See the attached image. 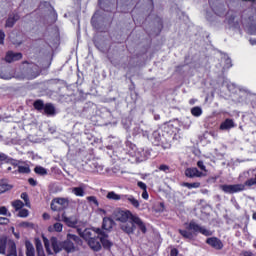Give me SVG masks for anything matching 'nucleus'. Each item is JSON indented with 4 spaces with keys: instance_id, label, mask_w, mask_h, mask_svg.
Segmentation results:
<instances>
[{
    "instance_id": "nucleus-1",
    "label": "nucleus",
    "mask_w": 256,
    "mask_h": 256,
    "mask_svg": "<svg viewBox=\"0 0 256 256\" xmlns=\"http://www.w3.org/2000/svg\"><path fill=\"white\" fill-rule=\"evenodd\" d=\"M50 243L54 253L56 254L61 253V251H65V253H75V251H77L75 243L76 245H81L83 241L79 236L68 233L64 241L60 242L57 237H51Z\"/></svg>"
},
{
    "instance_id": "nucleus-2",
    "label": "nucleus",
    "mask_w": 256,
    "mask_h": 256,
    "mask_svg": "<svg viewBox=\"0 0 256 256\" xmlns=\"http://www.w3.org/2000/svg\"><path fill=\"white\" fill-rule=\"evenodd\" d=\"M178 233L183 237V239H189V241H193L195 234L201 233L204 237H211L213 235V231L205 228V226H201L197 224L194 220H191L186 227V230L178 229Z\"/></svg>"
},
{
    "instance_id": "nucleus-3",
    "label": "nucleus",
    "mask_w": 256,
    "mask_h": 256,
    "mask_svg": "<svg viewBox=\"0 0 256 256\" xmlns=\"http://www.w3.org/2000/svg\"><path fill=\"white\" fill-rule=\"evenodd\" d=\"M136 215L133 214V212H131V210H123L121 208H117L114 212H113V217L115 219V221H119L120 223H127V221H133V217H135Z\"/></svg>"
},
{
    "instance_id": "nucleus-4",
    "label": "nucleus",
    "mask_w": 256,
    "mask_h": 256,
    "mask_svg": "<svg viewBox=\"0 0 256 256\" xmlns=\"http://www.w3.org/2000/svg\"><path fill=\"white\" fill-rule=\"evenodd\" d=\"M245 187H247V185H245L244 182V184H222L219 186V189H221L223 193L233 195L235 193H241V191H245Z\"/></svg>"
},
{
    "instance_id": "nucleus-5",
    "label": "nucleus",
    "mask_w": 256,
    "mask_h": 256,
    "mask_svg": "<svg viewBox=\"0 0 256 256\" xmlns=\"http://www.w3.org/2000/svg\"><path fill=\"white\" fill-rule=\"evenodd\" d=\"M2 239H5V254L6 256H17V244L15 240L8 239L7 236H2Z\"/></svg>"
},
{
    "instance_id": "nucleus-6",
    "label": "nucleus",
    "mask_w": 256,
    "mask_h": 256,
    "mask_svg": "<svg viewBox=\"0 0 256 256\" xmlns=\"http://www.w3.org/2000/svg\"><path fill=\"white\" fill-rule=\"evenodd\" d=\"M96 235H98L100 239V245H102L104 249H111V247H113V242L109 240V235L102 231L101 228L96 229Z\"/></svg>"
},
{
    "instance_id": "nucleus-7",
    "label": "nucleus",
    "mask_w": 256,
    "mask_h": 256,
    "mask_svg": "<svg viewBox=\"0 0 256 256\" xmlns=\"http://www.w3.org/2000/svg\"><path fill=\"white\" fill-rule=\"evenodd\" d=\"M206 244L209 245V247H212V249H215L216 251H221V249L225 247L223 241L215 236L207 238Z\"/></svg>"
},
{
    "instance_id": "nucleus-8",
    "label": "nucleus",
    "mask_w": 256,
    "mask_h": 256,
    "mask_svg": "<svg viewBox=\"0 0 256 256\" xmlns=\"http://www.w3.org/2000/svg\"><path fill=\"white\" fill-rule=\"evenodd\" d=\"M23 54L21 52L8 51L5 56L6 63H13V61H21Z\"/></svg>"
},
{
    "instance_id": "nucleus-9",
    "label": "nucleus",
    "mask_w": 256,
    "mask_h": 256,
    "mask_svg": "<svg viewBox=\"0 0 256 256\" xmlns=\"http://www.w3.org/2000/svg\"><path fill=\"white\" fill-rule=\"evenodd\" d=\"M185 176L189 179H194V177H206V174L199 171V169L192 167L185 170Z\"/></svg>"
},
{
    "instance_id": "nucleus-10",
    "label": "nucleus",
    "mask_w": 256,
    "mask_h": 256,
    "mask_svg": "<svg viewBox=\"0 0 256 256\" xmlns=\"http://www.w3.org/2000/svg\"><path fill=\"white\" fill-rule=\"evenodd\" d=\"M122 201L129 203L130 205H132V207H134V209H139V207H141V203H139V200H137L135 196L130 194L122 195Z\"/></svg>"
},
{
    "instance_id": "nucleus-11",
    "label": "nucleus",
    "mask_w": 256,
    "mask_h": 256,
    "mask_svg": "<svg viewBox=\"0 0 256 256\" xmlns=\"http://www.w3.org/2000/svg\"><path fill=\"white\" fill-rule=\"evenodd\" d=\"M120 229L127 235H133L135 233V223L133 222H122Z\"/></svg>"
},
{
    "instance_id": "nucleus-12",
    "label": "nucleus",
    "mask_w": 256,
    "mask_h": 256,
    "mask_svg": "<svg viewBox=\"0 0 256 256\" xmlns=\"http://www.w3.org/2000/svg\"><path fill=\"white\" fill-rule=\"evenodd\" d=\"M88 246L92 251H101V240L99 239V235L94 236L92 239L87 241Z\"/></svg>"
},
{
    "instance_id": "nucleus-13",
    "label": "nucleus",
    "mask_w": 256,
    "mask_h": 256,
    "mask_svg": "<svg viewBox=\"0 0 256 256\" xmlns=\"http://www.w3.org/2000/svg\"><path fill=\"white\" fill-rule=\"evenodd\" d=\"M62 221L65 223V225H67V227H77V223H79L77 221L76 218L73 217H67V214L65 212L62 213Z\"/></svg>"
},
{
    "instance_id": "nucleus-14",
    "label": "nucleus",
    "mask_w": 256,
    "mask_h": 256,
    "mask_svg": "<svg viewBox=\"0 0 256 256\" xmlns=\"http://www.w3.org/2000/svg\"><path fill=\"white\" fill-rule=\"evenodd\" d=\"M132 223H134V225H137L138 229H140L141 233H143V235H145V233H147V226L145 225V222H143V220L141 218H139V216H134Z\"/></svg>"
},
{
    "instance_id": "nucleus-15",
    "label": "nucleus",
    "mask_w": 256,
    "mask_h": 256,
    "mask_svg": "<svg viewBox=\"0 0 256 256\" xmlns=\"http://www.w3.org/2000/svg\"><path fill=\"white\" fill-rule=\"evenodd\" d=\"M235 127V121H233V119L231 118H227L225 119V121H223L220 124V131H229L230 129H233Z\"/></svg>"
},
{
    "instance_id": "nucleus-16",
    "label": "nucleus",
    "mask_w": 256,
    "mask_h": 256,
    "mask_svg": "<svg viewBox=\"0 0 256 256\" xmlns=\"http://www.w3.org/2000/svg\"><path fill=\"white\" fill-rule=\"evenodd\" d=\"M19 19H21L19 14H11V15H9L7 20H6L5 27H8V28L15 27V24L19 21Z\"/></svg>"
},
{
    "instance_id": "nucleus-17",
    "label": "nucleus",
    "mask_w": 256,
    "mask_h": 256,
    "mask_svg": "<svg viewBox=\"0 0 256 256\" xmlns=\"http://www.w3.org/2000/svg\"><path fill=\"white\" fill-rule=\"evenodd\" d=\"M115 227V221L112 218L104 217L102 222V229L104 231H111Z\"/></svg>"
},
{
    "instance_id": "nucleus-18",
    "label": "nucleus",
    "mask_w": 256,
    "mask_h": 256,
    "mask_svg": "<svg viewBox=\"0 0 256 256\" xmlns=\"http://www.w3.org/2000/svg\"><path fill=\"white\" fill-rule=\"evenodd\" d=\"M97 230L94 231L93 234V230H91V228H86L83 232H80L79 235L80 237H82V239H84V241H90V239H93V237H95V233Z\"/></svg>"
},
{
    "instance_id": "nucleus-19",
    "label": "nucleus",
    "mask_w": 256,
    "mask_h": 256,
    "mask_svg": "<svg viewBox=\"0 0 256 256\" xmlns=\"http://www.w3.org/2000/svg\"><path fill=\"white\" fill-rule=\"evenodd\" d=\"M163 132L166 133V135L173 136L174 133H179V128L175 127L171 123L164 124Z\"/></svg>"
},
{
    "instance_id": "nucleus-20",
    "label": "nucleus",
    "mask_w": 256,
    "mask_h": 256,
    "mask_svg": "<svg viewBox=\"0 0 256 256\" xmlns=\"http://www.w3.org/2000/svg\"><path fill=\"white\" fill-rule=\"evenodd\" d=\"M11 189H13V185L9 184L7 179L0 180V195H2V193H7V191H11Z\"/></svg>"
},
{
    "instance_id": "nucleus-21",
    "label": "nucleus",
    "mask_w": 256,
    "mask_h": 256,
    "mask_svg": "<svg viewBox=\"0 0 256 256\" xmlns=\"http://www.w3.org/2000/svg\"><path fill=\"white\" fill-rule=\"evenodd\" d=\"M209 5L216 15H223V13H225V5L219 4V6H214L211 0H209Z\"/></svg>"
},
{
    "instance_id": "nucleus-22",
    "label": "nucleus",
    "mask_w": 256,
    "mask_h": 256,
    "mask_svg": "<svg viewBox=\"0 0 256 256\" xmlns=\"http://www.w3.org/2000/svg\"><path fill=\"white\" fill-rule=\"evenodd\" d=\"M43 111H44V115H47L48 117L51 115H55L56 113L55 105H53V103H46Z\"/></svg>"
},
{
    "instance_id": "nucleus-23",
    "label": "nucleus",
    "mask_w": 256,
    "mask_h": 256,
    "mask_svg": "<svg viewBox=\"0 0 256 256\" xmlns=\"http://www.w3.org/2000/svg\"><path fill=\"white\" fill-rule=\"evenodd\" d=\"M49 233H61L63 231V225L61 222H56L48 227Z\"/></svg>"
},
{
    "instance_id": "nucleus-24",
    "label": "nucleus",
    "mask_w": 256,
    "mask_h": 256,
    "mask_svg": "<svg viewBox=\"0 0 256 256\" xmlns=\"http://www.w3.org/2000/svg\"><path fill=\"white\" fill-rule=\"evenodd\" d=\"M25 247H26V256H35V247L33 246V243H31V241L26 240Z\"/></svg>"
},
{
    "instance_id": "nucleus-25",
    "label": "nucleus",
    "mask_w": 256,
    "mask_h": 256,
    "mask_svg": "<svg viewBox=\"0 0 256 256\" xmlns=\"http://www.w3.org/2000/svg\"><path fill=\"white\" fill-rule=\"evenodd\" d=\"M60 207H62V211L65 210L69 206V199L67 198H54L53 199Z\"/></svg>"
},
{
    "instance_id": "nucleus-26",
    "label": "nucleus",
    "mask_w": 256,
    "mask_h": 256,
    "mask_svg": "<svg viewBox=\"0 0 256 256\" xmlns=\"http://www.w3.org/2000/svg\"><path fill=\"white\" fill-rule=\"evenodd\" d=\"M33 107L36 111H39L41 113V111H44L45 109V102H43V100L41 99H38L34 101Z\"/></svg>"
},
{
    "instance_id": "nucleus-27",
    "label": "nucleus",
    "mask_w": 256,
    "mask_h": 256,
    "mask_svg": "<svg viewBox=\"0 0 256 256\" xmlns=\"http://www.w3.org/2000/svg\"><path fill=\"white\" fill-rule=\"evenodd\" d=\"M107 199H109L110 201H123V196L111 191V192H108L107 194Z\"/></svg>"
},
{
    "instance_id": "nucleus-28",
    "label": "nucleus",
    "mask_w": 256,
    "mask_h": 256,
    "mask_svg": "<svg viewBox=\"0 0 256 256\" xmlns=\"http://www.w3.org/2000/svg\"><path fill=\"white\" fill-rule=\"evenodd\" d=\"M17 173H20L22 175H29V173H31V168L29 167V164H26L24 166H18Z\"/></svg>"
},
{
    "instance_id": "nucleus-29",
    "label": "nucleus",
    "mask_w": 256,
    "mask_h": 256,
    "mask_svg": "<svg viewBox=\"0 0 256 256\" xmlns=\"http://www.w3.org/2000/svg\"><path fill=\"white\" fill-rule=\"evenodd\" d=\"M12 207L15 209V211H21L23 207H25V203L21 200H14L11 202Z\"/></svg>"
},
{
    "instance_id": "nucleus-30",
    "label": "nucleus",
    "mask_w": 256,
    "mask_h": 256,
    "mask_svg": "<svg viewBox=\"0 0 256 256\" xmlns=\"http://www.w3.org/2000/svg\"><path fill=\"white\" fill-rule=\"evenodd\" d=\"M72 193H74L76 197H85V190L83 187H74Z\"/></svg>"
},
{
    "instance_id": "nucleus-31",
    "label": "nucleus",
    "mask_w": 256,
    "mask_h": 256,
    "mask_svg": "<svg viewBox=\"0 0 256 256\" xmlns=\"http://www.w3.org/2000/svg\"><path fill=\"white\" fill-rule=\"evenodd\" d=\"M50 209L52 211H56L57 213H61V211H63V207L60 206L57 202H55V200L51 201Z\"/></svg>"
},
{
    "instance_id": "nucleus-32",
    "label": "nucleus",
    "mask_w": 256,
    "mask_h": 256,
    "mask_svg": "<svg viewBox=\"0 0 256 256\" xmlns=\"http://www.w3.org/2000/svg\"><path fill=\"white\" fill-rule=\"evenodd\" d=\"M191 114L193 117H201V115H203V109L199 106H195L191 109Z\"/></svg>"
},
{
    "instance_id": "nucleus-33",
    "label": "nucleus",
    "mask_w": 256,
    "mask_h": 256,
    "mask_svg": "<svg viewBox=\"0 0 256 256\" xmlns=\"http://www.w3.org/2000/svg\"><path fill=\"white\" fill-rule=\"evenodd\" d=\"M183 187H187V189H199V187H201V183L200 182H193V183L184 182Z\"/></svg>"
},
{
    "instance_id": "nucleus-34",
    "label": "nucleus",
    "mask_w": 256,
    "mask_h": 256,
    "mask_svg": "<svg viewBox=\"0 0 256 256\" xmlns=\"http://www.w3.org/2000/svg\"><path fill=\"white\" fill-rule=\"evenodd\" d=\"M20 163H21V161L15 159V158L9 157V156L6 160V164L7 165H12L13 167H19Z\"/></svg>"
},
{
    "instance_id": "nucleus-35",
    "label": "nucleus",
    "mask_w": 256,
    "mask_h": 256,
    "mask_svg": "<svg viewBox=\"0 0 256 256\" xmlns=\"http://www.w3.org/2000/svg\"><path fill=\"white\" fill-rule=\"evenodd\" d=\"M21 199H23L24 201V205L26 207H29L31 208V201L29 200V194H27V192H23L21 195H20Z\"/></svg>"
},
{
    "instance_id": "nucleus-36",
    "label": "nucleus",
    "mask_w": 256,
    "mask_h": 256,
    "mask_svg": "<svg viewBox=\"0 0 256 256\" xmlns=\"http://www.w3.org/2000/svg\"><path fill=\"white\" fill-rule=\"evenodd\" d=\"M34 172L36 173V175H41V176L47 175V169L43 168L42 166H36L34 168Z\"/></svg>"
},
{
    "instance_id": "nucleus-37",
    "label": "nucleus",
    "mask_w": 256,
    "mask_h": 256,
    "mask_svg": "<svg viewBox=\"0 0 256 256\" xmlns=\"http://www.w3.org/2000/svg\"><path fill=\"white\" fill-rule=\"evenodd\" d=\"M43 243H44L46 253H48V255H52L51 244L49 242V239H47L46 237H43Z\"/></svg>"
},
{
    "instance_id": "nucleus-38",
    "label": "nucleus",
    "mask_w": 256,
    "mask_h": 256,
    "mask_svg": "<svg viewBox=\"0 0 256 256\" xmlns=\"http://www.w3.org/2000/svg\"><path fill=\"white\" fill-rule=\"evenodd\" d=\"M6 240L3 238V236L0 237V255H5V245Z\"/></svg>"
},
{
    "instance_id": "nucleus-39",
    "label": "nucleus",
    "mask_w": 256,
    "mask_h": 256,
    "mask_svg": "<svg viewBox=\"0 0 256 256\" xmlns=\"http://www.w3.org/2000/svg\"><path fill=\"white\" fill-rule=\"evenodd\" d=\"M197 167L203 171L204 175H207V167L205 166L203 160H199L197 162Z\"/></svg>"
},
{
    "instance_id": "nucleus-40",
    "label": "nucleus",
    "mask_w": 256,
    "mask_h": 256,
    "mask_svg": "<svg viewBox=\"0 0 256 256\" xmlns=\"http://www.w3.org/2000/svg\"><path fill=\"white\" fill-rule=\"evenodd\" d=\"M18 217H21L22 219H25V217H29V210L22 208L18 212Z\"/></svg>"
},
{
    "instance_id": "nucleus-41",
    "label": "nucleus",
    "mask_w": 256,
    "mask_h": 256,
    "mask_svg": "<svg viewBox=\"0 0 256 256\" xmlns=\"http://www.w3.org/2000/svg\"><path fill=\"white\" fill-rule=\"evenodd\" d=\"M159 171H163V173H171V168L167 164H161L158 167Z\"/></svg>"
},
{
    "instance_id": "nucleus-42",
    "label": "nucleus",
    "mask_w": 256,
    "mask_h": 256,
    "mask_svg": "<svg viewBox=\"0 0 256 256\" xmlns=\"http://www.w3.org/2000/svg\"><path fill=\"white\" fill-rule=\"evenodd\" d=\"M87 201H89V203L95 204L96 207H99V201L97 200V197H95V196H88L87 197Z\"/></svg>"
},
{
    "instance_id": "nucleus-43",
    "label": "nucleus",
    "mask_w": 256,
    "mask_h": 256,
    "mask_svg": "<svg viewBox=\"0 0 256 256\" xmlns=\"http://www.w3.org/2000/svg\"><path fill=\"white\" fill-rule=\"evenodd\" d=\"M9 156L5 153H0V167L3 165V163H7V159Z\"/></svg>"
},
{
    "instance_id": "nucleus-44",
    "label": "nucleus",
    "mask_w": 256,
    "mask_h": 256,
    "mask_svg": "<svg viewBox=\"0 0 256 256\" xmlns=\"http://www.w3.org/2000/svg\"><path fill=\"white\" fill-rule=\"evenodd\" d=\"M137 186L139 189H142V191H147V184H145L143 181H138Z\"/></svg>"
},
{
    "instance_id": "nucleus-45",
    "label": "nucleus",
    "mask_w": 256,
    "mask_h": 256,
    "mask_svg": "<svg viewBox=\"0 0 256 256\" xmlns=\"http://www.w3.org/2000/svg\"><path fill=\"white\" fill-rule=\"evenodd\" d=\"M0 45H5V32L0 30Z\"/></svg>"
},
{
    "instance_id": "nucleus-46",
    "label": "nucleus",
    "mask_w": 256,
    "mask_h": 256,
    "mask_svg": "<svg viewBox=\"0 0 256 256\" xmlns=\"http://www.w3.org/2000/svg\"><path fill=\"white\" fill-rule=\"evenodd\" d=\"M36 251H43V244L41 243V240H36Z\"/></svg>"
},
{
    "instance_id": "nucleus-47",
    "label": "nucleus",
    "mask_w": 256,
    "mask_h": 256,
    "mask_svg": "<svg viewBox=\"0 0 256 256\" xmlns=\"http://www.w3.org/2000/svg\"><path fill=\"white\" fill-rule=\"evenodd\" d=\"M172 139L173 141H180L181 140V134H179V132H175L174 134H172Z\"/></svg>"
},
{
    "instance_id": "nucleus-48",
    "label": "nucleus",
    "mask_w": 256,
    "mask_h": 256,
    "mask_svg": "<svg viewBox=\"0 0 256 256\" xmlns=\"http://www.w3.org/2000/svg\"><path fill=\"white\" fill-rule=\"evenodd\" d=\"M9 219L6 217H0V225H8Z\"/></svg>"
},
{
    "instance_id": "nucleus-49",
    "label": "nucleus",
    "mask_w": 256,
    "mask_h": 256,
    "mask_svg": "<svg viewBox=\"0 0 256 256\" xmlns=\"http://www.w3.org/2000/svg\"><path fill=\"white\" fill-rule=\"evenodd\" d=\"M170 256H179V250L177 248H172L170 250Z\"/></svg>"
},
{
    "instance_id": "nucleus-50",
    "label": "nucleus",
    "mask_w": 256,
    "mask_h": 256,
    "mask_svg": "<svg viewBox=\"0 0 256 256\" xmlns=\"http://www.w3.org/2000/svg\"><path fill=\"white\" fill-rule=\"evenodd\" d=\"M28 183L29 185H31L32 187H36L37 185V180L33 179V178H29L28 179Z\"/></svg>"
},
{
    "instance_id": "nucleus-51",
    "label": "nucleus",
    "mask_w": 256,
    "mask_h": 256,
    "mask_svg": "<svg viewBox=\"0 0 256 256\" xmlns=\"http://www.w3.org/2000/svg\"><path fill=\"white\" fill-rule=\"evenodd\" d=\"M142 199H145V201L149 199V192H147V190H143Z\"/></svg>"
},
{
    "instance_id": "nucleus-52",
    "label": "nucleus",
    "mask_w": 256,
    "mask_h": 256,
    "mask_svg": "<svg viewBox=\"0 0 256 256\" xmlns=\"http://www.w3.org/2000/svg\"><path fill=\"white\" fill-rule=\"evenodd\" d=\"M7 207L2 206L0 207V215H7Z\"/></svg>"
},
{
    "instance_id": "nucleus-53",
    "label": "nucleus",
    "mask_w": 256,
    "mask_h": 256,
    "mask_svg": "<svg viewBox=\"0 0 256 256\" xmlns=\"http://www.w3.org/2000/svg\"><path fill=\"white\" fill-rule=\"evenodd\" d=\"M42 217L45 221H48V219H51V215H49V213L47 212L43 213Z\"/></svg>"
},
{
    "instance_id": "nucleus-54",
    "label": "nucleus",
    "mask_w": 256,
    "mask_h": 256,
    "mask_svg": "<svg viewBox=\"0 0 256 256\" xmlns=\"http://www.w3.org/2000/svg\"><path fill=\"white\" fill-rule=\"evenodd\" d=\"M20 227H31V223H29V222H22L20 224Z\"/></svg>"
},
{
    "instance_id": "nucleus-55",
    "label": "nucleus",
    "mask_w": 256,
    "mask_h": 256,
    "mask_svg": "<svg viewBox=\"0 0 256 256\" xmlns=\"http://www.w3.org/2000/svg\"><path fill=\"white\" fill-rule=\"evenodd\" d=\"M11 171H13V168L11 166L7 167V169L5 170V173H11Z\"/></svg>"
},
{
    "instance_id": "nucleus-56",
    "label": "nucleus",
    "mask_w": 256,
    "mask_h": 256,
    "mask_svg": "<svg viewBox=\"0 0 256 256\" xmlns=\"http://www.w3.org/2000/svg\"><path fill=\"white\" fill-rule=\"evenodd\" d=\"M55 221H61V216H57V217H55Z\"/></svg>"
},
{
    "instance_id": "nucleus-57",
    "label": "nucleus",
    "mask_w": 256,
    "mask_h": 256,
    "mask_svg": "<svg viewBox=\"0 0 256 256\" xmlns=\"http://www.w3.org/2000/svg\"><path fill=\"white\" fill-rule=\"evenodd\" d=\"M252 219H254V221H256V212L252 215Z\"/></svg>"
},
{
    "instance_id": "nucleus-58",
    "label": "nucleus",
    "mask_w": 256,
    "mask_h": 256,
    "mask_svg": "<svg viewBox=\"0 0 256 256\" xmlns=\"http://www.w3.org/2000/svg\"><path fill=\"white\" fill-rule=\"evenodd\" d=\"M0 79H6L5 76H3V74L0 73Z\"/></svg>"
},
{
    "instance_id": "nucleus-59",
    "label": "nucleus",
    "mask_w": 256,
    "mask_h": 256,
    "mask_svg": "<svg viewBox=\"0 0 256 256\" xmlns=\"http://www.w3.org/2000/svg\"><path fill=\"white\" fill-rule=\"evenodd\" d=\"M242 1H251L252 3L256 2V0H242Z\"/></svg>"
},
{
    "instance_id": "nucleus-60",
    "label": "nucleus",
    "mask_w": 256,
    "mask_h": 256,
    "mask_svg": "<svg viewBox=\"0 0 256 256\" xmlns=\"http://www.w3.org/2000/svg\"><path fill=\"white\" fill-rule=\"evenodd\" d=\"M33 67H34V69H37V65L36 64H33Z\"/></svg>"
},
{
    "instance_id": "nucleus-61",
    "label": "nucleus",
    "mask_w": 256,
    "mask_h": 256,
    "mask_svg": "<svg viewBox=\"0 0 256 256\" xmlns=\"http://www.w3.org/2000/svg\"><path fill=\"white\" fill-rule=\"evenodd\" d=\"M34 77H37V75H34Z\"/></svg>"
}]
</instances>
